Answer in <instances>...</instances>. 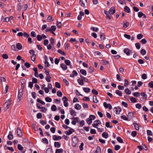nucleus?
<instances>
[{
	"label": "nucleus",
	"instance_id": "nucleus-1",
	"mask_svg": "<svg viewBox=\"0 0 153 153\" xmlns=\"http://www.w3.org/2000/svg\"><path fill=\"white\" fill-rule=\"evenodd\" d=\"M78 139L76 136H74L72 140V145L74 147H75L78 143Z\"/></svg>",
	"mask_w": 153,
	"mask_h": 153
},
{
	"label": "nucleus",
	"instance_id": "nucleus-2",
	"mask_svg": "<svg viewBox=\"0 0 153 153\" xmlns=\"http://www.w3.org/2000/svg\"><path fill=\"white\" fill-rule=\"evenodd\" d=\"M11 99H9L4 104V106L6 109H7L9 108L11 104Z\"/></svg>",
	"mask_w": 153,
	"mask_h": 153
},
{
	"label": "nucleus",
	"instance_id": "nucleus-3",
	"mask_svg": "<svg viewBox=\"0 0 153 153\" xmlns=\"http://www.w3.org/2000/svg\"><path fill=\"white\" fill-rule=\"evenodd\" d=\"M101 124V122L99 120H95L94 123L92 124V126L93 127L97 128V126Z\"/></svg>",
	"mask_w": 153,
	"mask_h": 153
},
{
	"label": "nucleus",
	"instance_id": "nucleus-4",
	"mask_svg": "<svg viewBox=\"0 0 153 153\" xmlns=\"http://www.w3.org/2000/svg\"><path fill=\"white\" fill-rule=\"evenodd\" d=\"M22 89H20L19 91V94L18 96L17 101L18 102H19L22 99Z\"/></svg>",
	"mask_w": 153,
	"mask_h": 153
},
{
	"label": "nucleus",
	"instance_id": "nucleus-5",
	"mask_svg": "<svg viewBox=\"0 0 153 153\" xmlns=\"http://www.w3.org/2000/svg\"><path fill=\"white\" fill-rule=\"evenodd\" d=\"M63 101L64 105L65 106L67 107L68 106V99L65 96H64L62 99Z\"/></svg>",
	"mask_w": 153,
	"mask_h": 153
},
{
	"label": "nucleus",
	"instance_id": "nucleus-6",
	"mask_svg": "<svg viewBox=\"0 0 153 153\" xmlns=\"http://www.w3.org/2000/svg\"><path fill=\"white\" fill-rule=\"evenodd\" d=\"M103 105L106 108H108L110 110L112 109V107L110 103L107 104L106 102H104L103 103Z\"/></svg>",
	"mask_w": 153,
	"mask_h": 153
},
{
	"label": "nucleus",
	"instance_id": "nucleus-7",
	"mask_svg": "<svg viewBox=\"0 0 153 153\" xmlns=\"http://www.w3.org/2000/svg\"><path fill=\"white\" fill-rule=\"evenodd\" d=\"M70 130H68V131H66L65 132V133L67 135H70L72 134L73 132L74 131V130L71 128Z\"/></svg>",
	"mask_w": 153,
	"mask_h": 153
},
{
	"label": "nucleus",
	"instance_id": "nucleus-8",
	"mask_svg": "<svg viewBox=\"0 0 153 153\" xmlns=\"http://www.w3.org/2000/svg\"><path fill=\"white\" fill-rule=\"evenodd\" d=\"M138 17L139 18L143 17V19H146V18L145 15L141 12H139L138 13Z\"/></svg>",
	"mask_w": 153,
	"mask_h": 153
},
{
	"label": "nucleus",
	"instance_id": "nucleus-9",
	"mask_svg": "<svg viewBox=\"0 0 153 153\" xmlns=\"http://www.w3.org/2000/svg\"><path fill=\"white\" fill-rule=\"evenodd\" d=\"M17 135L19 137L22 136L23 134L21 130L19 128H17Z\"/></svg>",
	"mask_w": 153,
	"mask_h": 153
},
{
	"label": "nucleus",
	"instance_id": "nucleus-10",
	"mask_svg": "<svg viewBox=\"0 0 153 153\" xmlns=\"http://www.w3.org/2000/svg\"><path fill=\"white\" fill-rule=\"evenodd\" d=\"M115 12V8L113 7H112L109 10L108 12L110 14H113Z\"/></svg>",
	"mask_w": 153,
	"mask_h": 153
},
{
	"label": "nucleus",
	"instance_id": "nucleus-11",
	"mask_svg": "<svg viewBox=\"0 0 153 153\" xmlns=\"http://www.w3.org/2000/svg\"><path fill=\"white\" fill-rule=\"evenodd\" d=\"M74 120L71 122V123L74 125H75L76 124V123H79V122L78 121V117H74L73 118H72Z\"/></svg>",
	"mask_w": 153,
	"mask_h": 153
},
{
	"label": "nucleus",
	"instance_id": "nucleus-12",
	"mask_svg": "<svg viewBox=\"0 0 153 153\" xmlns=\"http://www.w3.org/2000/svg\"><path fill=\"white\" fill-rule=\"evenodd\" d=\"M62 139V137L60 136H57L56 135H54L53 136V139L54 140H60Z\"/></svg>",
	"mask_w": 153,
	"mask_h": 153
},
{
	"label": "nucleus",
	"instance_id": "nucleus-13",
	"mask_svg": "<svg viewBox=\"0 0 153 153\" xmlns=\"http://www.w3.org/2000/svg\"><path fill=\"white\" fill-rule=\"evenodd\" d=\"M124 52L128 56H129L130 54V51L129 49L128 48H126L124 49Z\"/></svg>",
	"mask_w": 153,
	"mask_h": 153
},
{
	"label": "nucleus",
	"instance_id": "nucleus-14",
	"mask_svg": "<svg viewBox=\"0 0 153 153\" xmlns=\"http://www.w3.org/2000/svg\"><path fill=\"white\" fill-rule=\"evenodd\" d=\"M114 109L116 111V113L117 114H119L121 111V109L119 107H115Z\"/></svg>",
	"mask_w": 153,
	"mask_h": 153
},
{
	"label": "nucleus",
	"instance_id": "nucleus-15",
	"mask_svg": "<svg viewBox=\"0 0 153 153\" xmlns=\"http://www.w3.org/2000/svg\"><path fill=\"white\" fill-rule=\"evenodd\" d=\"M61 67L63 70L65 71L67 69V66L64 63H62L60 65Z\"/></svg>",
	"mask_w": 153,
	"mask_h": 153
},
{
	"label": "nucleus",
	"instance_id": "nucleus-16",
	"mask_svg": "<svg viewBox=\"0 0 153 153\" xmlns=\"http://www.w3.org/2000/svg\"><path fill=\"white\" fill-rule=\"evenodd\" d=\"M77 74H78L76 71L75 70H74L72 72V74H71L70 76L71 77H74L75 76H76Z\"/></svg>",
	"mask_w": 153,
	"mask_h": 153
},
{
	"label": "nucleus",
	"instance_id": "nucleus-17",
	"mask_svg": "<svg viewBox=\"0 0 153 153\" xmlns=\"http://www.w3.org/2000/svg\"><path fill=\"white\" fill-rule=\"evenodd\" d=\"M77 82L79 85H83L84 83L82 79H79L77 80Z\"/></svg>",
	"mask_w": 153,
	"mask_h": 153
},
{
	"label": "nucleus",
	"instance_id": "nucleus-18",
	"mask_svg": "<svg viewBox=\"0 0 153 153\" xmlns=\"http://www.w3.org/2000/svg\"><path fill=\"white\" fill-rule=\"evenodd\" d=\"M102 136L105 138H107L108 137V134L107 132H104L102 133Z\"/></svg>",
	"mask_w": 153,
	"mask_h": 153
},
{
	"label": "nucleus",
	"instance_id": "nucleus-19",
	"mask_svg": "<svg viewBox=\"0 0 153 153\" xmlns=\"http://www.w3.org/2000/svg\"><path fill=\"white\" fill-rule=\"evenodd\" d=\"M54 146L55 147H56L57 148H59L60 146V144L59 143L57 142H55L54 143Z\"/></svg>",
	"mask_w": 153,
	"mask_h": 153
},
{
	"label": "nucleus",
	"instance_id": "nucleus-20",
	"mask_svg": "<svg viewBox=\"0 0 153 153\" xmlns=\"http://www.w3.org/2000/svg\"><path fill=\"white\" fill-rule=\"evenodd\" d=\"M70 114L73 116H75L76 115V112L72 109L70 110Z\"/></svg>",
	"mask_w": 153,
	"mask_h": 153
},
{
	"label": "nucleus",
	"instance_id": "nucleus-21",
	"mask_svg": "<svg viewBox=\"0 0 153 153\" xmlns=\"http://www.w3.org/2000/svg\"><path fill=\"white\" fill-rule=\"evenodd\" d=\"M80 72L83 75L86 76L87 74L86 71L84 69H81L80 71Z\"/></svg>",
	"mask_w": 153,
	"mask_h": 153
},
{
	"label": "nucleus",
	"instance_id": "nucleus-22",
	"mask_svg": "<svg viewBox=\"0 0 153 153\" xmlns=\"http://www.w3.org/2000/svg\"><path fill=\"white\" fill-rule=\"evenodd\" d=\"M125 11L128 13H129L130 12V10L129 7L127 6H126L124 7Z\"/></svg>",
	"mask_w": 153,
	"mask_h": 153
},
{
	"label": "nucleus",
	"instance_id": "nucleus-23",
	"mask_svg": "<svg viewBox=\"0 0 153 153\" xmlns=\"http://www.w3.org/2000/svg\"><path fill=\"white\" fill-rule=\"evenodd\" d=\"M74 108L77 110H79L81 108V106L79 104H76L75 105Z\"/></svg>",
	"mask_w": 153,
	"mask_h": 153
},
{
	"label": "nucleus",
	"instance_id": "nucleus-24",
	"mask_svg": "<svg viewBox=\"0 0 153 153\" xmlns=\"http://www.w3.org/2000/svg\"><path fill=\"white\" fill-rule=\"evenodd\" d=\"M13 138V135L12 134V133L11 132H9V134L8 136V138L9 140H12Z\"/></svg>",
	"mask_w": 153,
	"mask_h": 153
},
{
	"label": "nucleus",
	"instance_id": "nucleus-25",
	"mask_svg": "<svg viewBox=\"0 0 153 153\" xmlns=\"http://www.w3.org/2000/svg\"><path fill=\"white\" fill-rule=\"evenodd\" d=\"M94 153H101V149L100 146L97 147L96 151Z\"/></svg>",
	"mask_w": 153,
	"mask_h": 153
},
{
	"label": "nucleus",
	"instance_id": "nucleus-26",
	"mask_svg": "<svg viewBox=\"0 0 153 153\" xmlns=\"http://www.w3.org/2000/svg\"><path fill=\"white\" fill-rule=\"evenodd\" d=\"M115 93L118 95H119L120 96H122V92L119 90H117L115 91Z\"/></svg>",
	"mask_w": 153,
	"mask_h": 153
},
{
	"label": "nucleus",
	"instance_id": "nucleus-27",
	"mask_svg": "<svg viewBox=\"0 0 153 153\" xmlns=\"http://www.w3.org/2000/svg\"><path fill=\"white\" fill-rule=\"evenodd\" d=\"M100 37L101 39L102 40H104L105 39V36L104 34L102 33H101L100 34Z\"/></svg>",
	"mask_w": 153,
	"mask_h": 153
},
{
	"label": "nucleus",
	"instance_id": "nucleus-28",
	"mask_svg": "<svg viewBox=\"0 0 153 153\" xmlns=\"http://www.w3.org/2000/svg\"><path fill=\"white\" fill-rule=\"evenodd\" d=\"M133 124L136 130H138L139 129V125L137 123H134Z\"/></svg>",
	"mask_w": 153,
	"mask_h": 153
},
{
	"label": "nucleus",
	"instance_id": "nucleus-29",
	"mask_svg": "<svg viewBox=\"0 0 153 153\" xmlns=\"http://www.w3.org/2000/svg\"><path fill=\"white\" fill-rule=\"evenodd\" d=\"M91 30L96 32L98 31L99 30V29L97 27H91Z\"/></svg>",
	"mask_w": 153,
	"mask_h": 153
},
{
	"label": "nucleus",
	"instance_id": "nucleus-30",
	"mask_svg": "<svg viewBox=\"0 0 153 153\" xmlns=\"http://www.w3.org/2000/svg\"><path fill=\"white\" fill-rule=\"evenodd\" d=\"M9 87V86L7 85L5 88L3 90V92L4 93V94L6 93L8 91Z\"/></svg>",
	"mask_w": 153,
	"mask_h": 153
},
{
	"label": "nucleus",
	"instance_id": "nucleus-31",
	"mask_svg": "<svg viewBox=\"0 0 153 153\" xmlns=\"http://www.w3.org/2000/svg\"><path fill=\"white\" fill-rule=\"evenodd\" d=\"M83 90L86 93H88L90 91V89L88 88H84Z\"/></svg>",
	"mask_w": 153,
	"mask_h": 153
},
{
	"label": "nucleus",
	"instance_id": "nucleus-32",
	"mask_svg": "<svg viewBox=\"0 0 153 153\" xmlns=\"http://www.w3.org/2000/svg\"><path fill=\"white\" fill-rule=\"evenodd\" d=\"M51 109L53 111H55L57 110V108L56 106L54 105H53L51 107Z\"/></svg>",
	"mask_w": 153,
	"mask_h": 153
},
{
	"label": "nucleus",
	"instance_id": "nucleus-33",
	"mask_svg": "<svg viewBox=\"0 0 153 153\" xmlns=\"http://www.w3.org/2000/svg\"><path fill=\"white\" fill-rule=\"evenodd\" d=\"M63 150L62 149H56L55 151L56 153H62Z\"/></svg>",
	"mask_w": 153,
	"mask_h": 153
},
{
	"label": "nucleus",
	"instance_id": "nucleus-34",
	"mask_svg": "<svg viewBox=\"0 0 153 153\" xmlns=\"http://www.w3.org/2000/svg\"><path fill=\"white\" fill-rule=\"evenodd\" d=\"M16 47L19 50H21L22 48V46L19 43H18L16 44Z\"/></svg>",
	"mask_w": 153,
	"mask_h": 153
},
{
	"label": "nucleus",
	"instance_id": "nucleus-35",
	"mask_svg": "<svg viewBox=\"0 0 153 153\" xmlns=\"http://www.w3.org/2000/svg\"><path fill=\"white\" fill-rule=\"evenodd\" d=\"M129 23L128 22H126L124 23L123 25V27L125 28L127 27L129 25Z\"/></svg>",
	"mask_w": 153,
	"mask_h": 153
},
{
	"label": "nucleus",
	"instance_id": "nucleus-36",
	"mask_svg": "<svg viewBox=\"0 0 153 153\" xmlns=\"http://www.w3.org/2000/svg\"><path fill=\"white\" fill-rule=\"evenodd\" d=\"M93 102H95L96 103H97L99 101L97 100V97L96 96H93Z\"/></svg>",
	"mask_w": 153,
	"mask_h": 153
},
{
	"label": "nucleus",
	"instance_id": "nucleus-37",
	"mask_svg": "<svg viewBox=\"0 0 153 153\" xmlns=\"http://www.w3.org/2000/svg\"><path fill=\"white\" fill-rule=\"evenodd\" d=\"M51 78L50 76H47L45 77V79L48 82H50Z\"/></svg>",
	"mask_w": 153,
	"mask_h": 153
},
{
	"label": "nucleus",
	"instance_id": "nucleus-38",
	"mask_svg": "<svg viewBox=\"0 0 153 153\" xmlns=\"http://www.w3.org/2000/svg\"><path fill=\"white\" fill-rule=\"evenodd\" d=\"M58 52L63 55H66L65 53L61 49H59L58 51Z\"/></svg>",
	"mask_w": 153,
	"mask_h": 153
},
{
	"label": "nucleus",
	"instance_id": "nucleus-39",
	"mask_svg": "<svg viewBox=\"0 0 153 153\" xmlns=\"http://www.w3.org/2000/svg\"><path fill=\"white\" fill-rule=\"evenodd\" d=\"M65 63L67 65H69L71 66V62L69 60L66 59L65 61Z\"/></svg>",
	"mask_w": 153,
	"mask_h": 153
},
{
	"label": "nucleus",
	"instance_id": "nucleus-40",
	"mask_svg": "<svg viewBox=\"0 0 153 153\" xmlns=\"http://www.w3.org/2000/svg\"><path fill=\"white\" fill-rule=\"evenodd\" d=\"M45 100L46 102H51L52 101L51 99L49 97H47L45 98Z\"/></svg>",
	"mask_w": 153,
	"mask_h": 153
},
{
	"label": "nucleus",
	"instance_id": "nucleus-41",
	"mask_svg": "<svg viewBox=\"0 0 153 153\" xmlns=\"http://www.w3.org/2000/svg\"><path fill=\"white\" fill-rule=\"evenodd\" d=\"M37 118L38 119H41L42 117V115L40 113H38L36 115Z\"/></svg>",
	"mask_w": 153,
	"mask_h": 153
},
{
	"label": "nucleus",
	"instance_id": "nucleus-42",
	"mask_svg": "<svg viewBox=\"0 0 153 153\" xmlns=\"http://www.w3.org/2000/svg\"><path fill=\"white\" fill-rule=\"evenodd\" d=\"M105 126L107 128H112V126H110V123L109 122H106L105 123Z\"/></svg>",
	"mask_w": 153,
	"mask_h": 153
},
{
	"label": "nucleus",
	"instance_id": "nucleus-43",
	"mask_svg": "<svg viewBox=\"0 0 153 153\" xmlns=\"http://www.w3.org/2000/svg\"><path fill=\"white\" fill-rule=\"evenodd\" d=\"M36 56L35 54H32L31 57V60L33 62L36 59Z\"/></svg>",
	"mask_w": 153,
	"mask_h": 153
},
{
	"label": "nucleus",
	"instance_id": "nucleus-44",
	"mask_svg": "<svg viewBox=\"0 0 153 153\" xmlns=\"http://www.w3.org/2000/svg\"><path fill=\"white\" fill-rule=\"evenodd\" d=\"M37 101L38 102L40 103L42 105L45 104V103L44 101H43L42 100H41L39 98H38L37 99Z\"/></svg>",
	"mask_w": 153,
	"mask_h": 153
},
{
	"label": "nucleus",
	"instance_id": "nucleus-45",
	"mask_svg": "<svg viewBox=\"0 0 153 153\" xmlns=\"http://www.w3.org/2000/svg\"><path fill=\"white\" fill-rule=\"evenodd\" d=\"M55 86L56 87L60 88H61V85L60 83L58 82H55Z\"/></svg>",
	"mask_w": 153,
	"mask_h": 153
},
{
	"label": "nucleus",
	"instance_id": "nucleus-46",
	"mask_svg": "<svg viewBox=\"0 0 153 153\" xmlns=\"http://www.w3.org/2000/svg\"><path fill=\"white\" fill-rule=\"evenodd\" d=\"M125 93L128 94H131V91L129 90L128 88H126L125 90Z\"/></svg>",
	"mask_w": 153,
	"mask_h": 153
},
{
	"label": "nucleus",
	"instance_id": "nucleus-47",
	"mask_svg": "<svg viewBox=\"0 0 153 153\" xmlns=\"http://www.w3.org/2000/svg\"><path fill=\"white\" fill-rule=\"evenodd\" d=\"M117 141L120 143H123V140L122 139V138L119 137H117Z\"/></svg>",
	"mask_w": 153,
	"mask_h": 153
},
{
	"label": "nucleus",
	"instance_id": "nucleus-48",
	"mask_svg": "<svg viewBox=\"0 0 153 153\" xmlns=\"http://www.w3.org/2000/svg\"><path fill=\"white\" fill-rule=\"evenodd\" d=\"M102 63L104 65H106L108 64V61L102 60L101 61Z\"/></svg>",
	"mask_w": 153,
	"mask_h": 153
},
{
	"label": "nucleus",
	"instance_id": "nucleus-49",
	"mask_svg": "<svg viewBox=\"0 0 153 153\" xmlns=\"http://www.w3.org/2000/svg\"><path fill=\"white\" fill-rule=\"evenodd\" d=\"M89 118L92 121L96 118V117L94 115H91L89 116Z\"/></svg>",
	"mask_w": 153,
	"mask_h": 153
},
{
	"label": "nucleus",
	"instance_id": "nucleus-50",
	"mask_svg": "<svg viewBox=\"0 0 153 153\" xmlns=\"http://www.w3.org/2000/svg\"><path fill=\"white\" fill-rule=\"evenodd\" d=\"M120 146L118 145H116L114 146V149L116 150H118L120 148Z\"/></svg>",
	"mask_w": 153,
	"mask_h": 153
},
{
	"label": "nucleus",
	"instance_id": "nucleus-51",
	"mask_svg": "<svg viewBox=\"0 0 153 153\" xmlns=\"http://www.w3.org/2000/svg\"><path fill=\"white\" fill-rule=\"evenodd\" d=\"M86 122L88 124L90 125L92 123V121L89 118H88L86 119Z\"/></svg>",
	"mask_w": 153,
	"mask_h": 153
},
{
	"label": "nucleus",
	"instance_id": "nucleus-52",
	"mask_svg": "<svg viewBox=\"0 0 153 153\" xmlns=\"http://www.w3.org/2000/svg\"><path fill=\"white\" fill-rule=\"evenodd\" d=\"M143 36L141 34H139L137 35V38L138 39H140L142 38Z\"/></svg>",
	"mask_w": 153,
	"mask_h": 153
},
{
	"label": "nucleus",
	"instance_id": "nucleus-53",
	"mask_svg": "<svg viewBox=\"0 0 153 153\" xmlns=\"http://www.w3.org/2000/svg\"><path fill=\"white\" fill-rule=\"evenodd\" d=\"M130 100L131 102H137L136 99L134 98H130Z\"/></svg>",
	"mask_w": 153,
	"mask_h": 153
},
{
	"label": "nucleus",
	"instance_id": "nucleus-54",
	"mask_svg": "<svg viewBox=\"0 0 153 153\" xmlns=\"http://www.w3.org/2000/svg\"><path fill=\"white\" fill-rule=\"evenodd\" d=\"M125 84H124V86L125 87H126L127 85H129V83L127 79H125Z\"/></svg>",
	"mask_w": 153,
	"mask_h": 153
},
{
	"label": "nucleus",
	"instance_id": "nucleus-55",
	"mask_svg": "<svg viewBox=\"0 0 153 153\" xmlns=\"http://www.w3.org/2000/svg\"><path fill=\"white\" fill-rule=\"evenodd\" d=\"M17 147L18 149L22 151L23 150V147L20 144L18 145Z\"/></svg>",
	"mask_w": 153,
	"mask_h": 153
},
{
	"label": "nucleus",
	"instance_id": "nucleus-56",
	"mask_svg": "<svg viewBox=\"0 0 153 153\" xmlns=\"http://www.w3.org/2000/svg\"><path fill=\"white\" fill-rule=\"evenodd\" d=\"M94 68L92 67H90L89 68V72L91 73H92L94 71Z\"/></svg>",
	"mask_w": 153,
	"mask_h": 153
},
{
	"label": "nucleus",
	"instance_id": "nucleus-57",
	"mask_svg": "<svg viewBox=\"0 0 153 153\" xmlns=\"http://www.w3.org/2000/svg\"><path fill=\"white\" fill-rule=\"evenodd\" d=\"M42 141L44 143L48 144V140L46 138H43L42 139Z\"/></svg>",
	"mask_w": 153,
	"mask_h": 153
},
{
	"label": "nucleus",
	"instance_id": "nucleus-58",
	"mask_svg": "<svg viewBox=\"0 0 153 153\" xmlns=\"http://www.w3.org/2000/svg\"><path fill=\"white\" fill-rule=\"evenodd\" d=\"M121 118L122 119H123V120H128V118H127L126 116H125L124 115H123L121 116Z\"/></svg>",
	"mask_w": 153,
	"mask_h": 153
},
{
	"label": "nucleus",
	"instance_id": "nucleus-59",
	"mask_svg": "<svg viewBox=\"0 0 153 153\" xmlns=\"http://www.w3.org/2000/svg\"><path fill=\"white\" fill-rule=\"evenodd\" d=\"M135 46L137 49H139L140 48V45L139 43H137L135 44Z\"/></svg>",
	"mask_w": 153,
	"mask_h": 153
},
{
	"label": "nucleus",
	"instance_id": "nucleus-60",
	"mask_svg": "<svg viewBox=\"0 0 153 153\" xmlns=\"http://www.w3.org/2000/svg\"><path fill=\"white\" fill-rule=\"evenodd\" d=\"M140 53L142 55H144L146 54V51L145 49H143L141 50Z\"/></svg>",
	"mask_w": 153,
	"mask_h": 153
},
{
	"label": "nucleus",
	"instance_id": "nucleus-61",
	"mask_svg": "<svg viewBox=\"0 0 153 153\" xmlns=\"http://www.w3.org/2000/svg\"><path fill=\"white\" fill-rule=\"evenodd\" d=\"M92 92L93 94L95 95H97L98 94V92L94 89L92 90Z\"/></svg>",
	"mask_w": 153,
	"mask_h": 153
},
{
	"label": "nucleus",
	"instance_id": "nucleus-62",
	"mask_svg": "<svg viewBox=\"0 0 153 153\" xmlns=\"http://www.w3.org/2000/svg\"><path fill=\"white\" fill-rule=\"evenodd\" d=\"M147 133L148 135L150 136L152 135V131L150 130H147Z\"/></svg>",
	"mask_w": 153,
	"mask_h": 153
},
{
	"label": "nucleus",
	"instance_id": "nucleus-63",
	"mask_svg": "<svg viewBox=\"0 0 153 153\" xmlns=\"http://www.w3.org/2000/svg\"><path fill=\"white\" fill-rule=\"evenodd\" d=\"M37 40L39 41H40L41 40H42V36L40 35H37Z\"/></svg>",
	"mask_w": 153,
	"mask_h": 153
},
{
	"label": "nucleus",
	"instance_id": "nucleus-64",
	"mask_svg": "<svg viewBox=\"0 0 153 153\" xmlns=\"http://www.w3.org/2000/svg\"><path fill=\"white\" fill-rule=\"evenodd\" d=\"M149 86L151 88H153V81H152L149 83Z\"/></svg>",
	"mask_w": 153,
	"mask_h": 153
}]
</instances>
